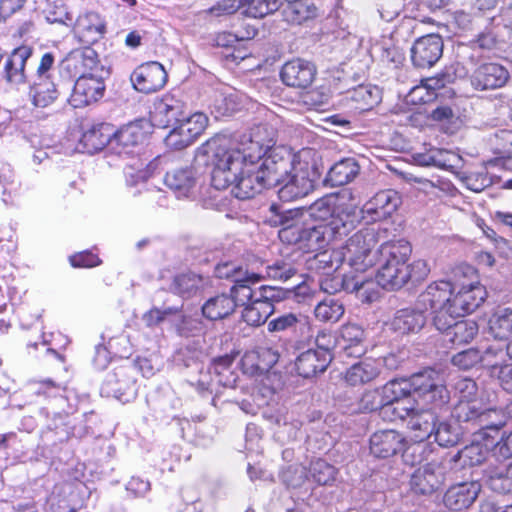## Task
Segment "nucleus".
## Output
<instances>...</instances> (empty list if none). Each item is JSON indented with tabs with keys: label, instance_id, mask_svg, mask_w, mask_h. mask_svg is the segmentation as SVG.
<instances>
[{
	"label": "nucleus",
	"instance_id": "1",
	"mask_svg": "<svg viewBox=\"0 0 512 512\" xmlns=\"http://www.w3.org/2000/svg\"><path fill=\"white\" fill-rule=\"evenodd\" d=\"M273 144V132L266 125L233 137H212L201 147L213 165L211 185L216 190L231 187V193L242 200L274 187Z\"/></svg>",
	"mask_w": 512,
	"mask_h": 512
},
{
	"label": "nucleus",
	"instance_id": "2",
	"mask_svg": "<svg viewBox=\"0 0 512 512\" xmlns=\"http://www.w3.org/2000/svg\"><path fill=\"white\" fill-rule=\"evenodd\" d=\"M486 295L484 286L453 290L450 282L436 281L419 295L418 303L430 309L436 329H443L449 326L452 316L463 317L474 312L484 302Z\"/></svg>",
	"mask_w": 512,
	"mask_h": 512
},
{
	"label": "nucleus",
	"instance_id": "3",
	"mask_svg": "<svg viewBox=\"0 0 512 512\" xmlns=\"http://www.w3.org/2000/svg\"><path fill=\"white\" fill-rule=\"evenodd\" d=\"M302 209L288 210L278 216L279 238L289 244H298L301 248L318 250L331 241L346 236L356 227V218L341 213L328 223L305 226L301 221Z\"/></svg>",
	"mask_w": 512,
	"mask_h": 512
},
{
	"label": "nucleus",
	"instance_id": "4",
	"mask_svg": "<svg viewBox=\"0 0 512 512\" xmlns=\"http://www.w3.org/2000/svg\"><path fill=\"white\" fill-rule=\"evenodd\" d=\"M411 246L405 240L385 241L379 246L380 267L376 274L377 283L388 290H398L408 282H421L430 273L425 260L419 259L408 264Z\"/></svg>",
	"mask_w": 512,
	"mask_h": 512
},
{
	"label": "nucleus",
	"instance_id": "5",
	"mask_svg": "<svg viewBox=\"0 0 512 512\" xmlns=\"http://www.w3.org/2000/svg\"><path fill=\"white\" fill-rule=\"evenodd\" d=\"M272 175L274 187L279 186L278 196L284 202L295 201L314 190L316 171L306 161L284 146L273 147Z\"/></svg>",
	"mask_w": 512,
	"mask_h": 512
},
{
	"label": "nucleus",
	"instance_id": "6",
	"mask_svg": "<svg viewBox=\"0 0 512 512\" xmlns=\"http://www.w3.org/2000/svg\"><path fill=\"white\" fill-rule=\"evenodd\" d=\"M384 404L406 402L412 396L419 405L433 404L443 406L449 401V392L437 371L426 369L411 376L409 380H392L381 389Z\"/></svg>",
	"mask_w": 512,
	"mask_h": 512
},
{
	"label": "nucleus",
	"instance_id": "7",
	"mask_svg": "<svg viewBox=\"0 0 512 512\" xmlns=\"http://www.w3.org/2000/svg\"><path fill=\"white\" fill-rule=\"evenodd\" d=\"M384 404L406 402L412 396L419 405L433 404L443 406L449 401V392L437 371L426 369L411 376L409 380H392L381 389Z\"/></svg>",
	"mask_w": 512,
	"mask_h": 512
},
{
	"label": "nucleus",
	"instance_id": "8",
	"mask_svg": "<svg viewBox=\"0 0 512 512\" xmlns=\"http://www.w3.org/2000/svg\"><path fill=\"white\" fill-rule=\"evenodd\" d=\"M455 391L459 396L454 406L452 416L458 421L472 427H479L480 431L487 429L497 430L504 426L505 417L501 409L484 407L474 399L477 385L470 378L459 379L455 384Z\"/></svg>",
	"mask_w": 512,
	"mask_h": 512
},
{
	"label": "nucleus",
	"instance_id": "9",
	"mask_svg": "<svg viewBox=\"0 0 512 512\" xmlns=\"http://www.w3.org/2000/svg\"><path fill=\"white\" fill-rule=\"evenodd\" d=\"M387 239V229L369 227L357 231L346 242L342 259L357 273H363L375 265L379 258L378 243Z\"/></svg>",
	"mask_w": 512,
	"mask_h": 512
},
{
	"label": "nucleus",
	"instance_id": "10",
	"mask_svg": "<svg viewBox=\"0 0 512 512\" xmlns=\"http://www.w3.org/2000/svg\"><path fill=\"white\" fill-rule=\"evenodd\" d=\"M420 444H408L406 438L394 429L379 430L370 437V452L377 458H389L402 453L406 464L415 465L422 460Z\"/></svg>",
	"mask_w": 512,
	"mask_h": 512
},
{
	"label": "nucleus",
	"instance_id": "11",
	"mask_svg": "<svg viewBox=\"0 0 512 512\" xmlns=\"http://www.w3.org/2000/svg\"><path fill=\"white\" fill-rule=\"evenodd\" d=\"M449 464L444 458L442 461L432 460L417 468L410 479L411 489L422 495H431L445 482Z\"/></svg>",
	"mask_w": 512,
	"mask_h": 512
},
{
	"label": "nucleus",
	"instance_id": "12",
	"mask_svg": "<svg viewBox=\"0 0 512 512\" xmlns=\"http://www.w3.org/2000/svg\"><path fill=\"white\" fill-rule=\"evenodd\" d=\"M133 372L134 367L121 366L108 373L101 386V394L114 397L122 403L130 402L137 394Z\"/></svg>",
	"mask_w": 512,
	"mask_h": 512
},
{
	"label": "nucleus",
	"instance_id": "13",
	"mask_svg": "<svg viewBox=\"0 0 512 512\" xmlns=\"http://www.w3.org/2000/svg\"><path fill=\"white\" fill-rule=\"evenodd\" d=\"M470 427L472 428V426ZM473 429H475L474 433L479 438L485 440V443L483 444L478 441L473 442L470 445L465 446L456 454L446 457V463L449 464L450 470H458L466 465H479L487 458L489 453V446L491 444L489 438H492L489 432L491 431L498 433L499 429H487L485 431H480L479 427H473Z\"/></svg>",
	"mask_w": 512,
	"mask_h": 512
},
{
	"label": "nucleus",
	"instance_id": "14",
	"mask_svg": "<svg viewBox=\"0 0 512 512\" xmlns=\"http://www.w3.org/2000/svg\"><path fill=\"white\" fill-rule=\"evenodd\" d=\"M62 67L70 76L77 78L91 74H108L100 64L97 52L90 47L71 51L62 61Z\"/></svg>",
	"mask_w": 512,
	"mask_h": 512
},
{
	"label": "nucleus",
	"instance_id": "15",
	"mask_svg": "<svg viewBox=\"0 0 512 512\" xmlns=\"http://www.w3.org/2000/svg\"><path fill=\"white\" fill-rule=\"evenodd\" d=\"M167 78L165 68L156 61L141 64L130 76L134 89L144 94L154 93L162 89L167 82Z\"/></svg>",
	"mask_w": 512,
	"mask_h": 512
},
{
	"label": "nucleus",
	"instance_id": "16",
	"mask_svg": "<svg viewBox=\"0 0 512 512\" xmlns=\"http://www.w3.org/2000/svg\"><path fill=\"white\" fill-rule=\"evenodd\" d=\"M438 407L433 404L419 402V405L416 403V406L410 412L407 428L418 444L432 437L438 423V416L435 412Z\"/></svg>",
	"mask_w": 512,
	"mask_h": 512
},
{
	"label": "nucleus",
	"instance_id": "17",
	"mask_svg": "<svg viewBox=\"0 0 512 512\" xmlns=\"http://www.w3.org/2000/svg\"><path fill=\"white\" fill-rule=\"evenodd\" d=\"M443 39L438 34H428L415 40L411 47V60L417 68H431L443 54Z\"/></svg>",
	"mask_w": 512,
	"mask_h": 512
},
{
	"label": "nucleus",
	"instance_id": "18",
	"mask_svg": "<svg viewBox=\"0 0 512 512\" xmlns=\"http://www.w3.org/2000/svg\"><path fill=\"white\" fill-rule=\"evenodd\" d=\"M104 75L100 73L78 77L71 95V104L80 108L98 101L105 90Z\"/></svg>",
	"mask_w": 512,
	"mask_h": 512
},
{
	"label": "nucleus",
	"instance_id": "19",
	"mask_svg": "<svg viewBox=\"0 0 512 512\" xmlns=\"http://www.w3.org/2000/svg\"><path fill=\"white\" fill-rule=\"evenodd\" d=\"M400 202V196L395 190L380 191L364 204L362 217L373 222L384 220L397 210Z\"/></svg>",
	"mask_w": 512,
	"mask_h": 512
},
{
	"label": "nucleus",
	"instance_id": "20",
	"mask_svg": "<svg viewBox=\"0 0 512 512\" xmlns=\"http://www.w3.org/2000/svg\"><path fill=\"white\" fill-rule=\"evenodd\" d=\"M320 289L327 294H335L341 290L360 293L362 296L373 285V281L363 275H332L326 274L319 279Z\"/></svg>",
	"mask_w": 512,
	"mask_h": 512
},
{
	"label": "nucleus",
	"instance_id": "21",
	"mask_svg": "<svg viewBox=\"0 0 512 512\" xmlns=\"http://www.w3.org/2000/svg\"><path fill=\"white\" fill-rule=\"evenodd\" d=\"M316 75V67L310 61L295 58L287 61L281 69L282 82L293 88L305 89L309 87Z\"/></svg>",
	"mask_w": 512,
	"mask_h": 512
},
{
	"label": "nucleus",
	"instance_id": "22",
	"mask_svg": "<svg viewBox=\"0 0 512 512\" xmlns=\"http://www.w3.org/2000/svg\"><path fill=\"white\" fill-rule=\"evenodd\" d=\"M337 202L336 196L326 195L312 203L306 211L311 218L319 223L331 222L336 216L345 212L355 216L357 224L360 218L357 209L349 205H340Z\"/></svg>",
	"mask_w": 512,
	"mask_h": 512
},
{
	"label": "nucleus",
	"instance_id": "23",
	"mask_svg": "<svg viewBox=\"0 0 512 512\" xmlns=\"http://www.w3.org/2000/svg\"><path fill=\"white\" fill-rule=\"evenodd\" d=\"M480 491L481 484L478 481L461 482L447 489L443 503L449 510L462 511L476 501Z\"/></svg>",
	"mask_w": 512,
	"mask_h": 512
},
{
	"label": "nucleus",
	"instance_id": "24",
	"mask_svg": "<svg viewBox=\"0 0 512 512\" xmlns=\"http://www.w3.org/2000/svg\"><path fill=\"white\" fill-rule=\"evenodd\" d=\"M338 350L349 357H360L366 352L367 334L364 328L348 322L343 324L338 331Z\"/></svg>",
	"mask_w": 512,
	"mask_h": 512
},
{
	"label": "nucleus",
	"instance_id": "25",
	"mask_svg": "<svg viewBox=\"0 0 512 512\" xmlns=\"http://www.w3.org/2000/svg\"><path fill=\"white\" fill-rule=\"evenodd\" d=\"M75 36L85 44H93L106 33V23L96 12H85L73 22Z\"/></svg>",
	"mask_w": 512,
	"mask_h": 512
},
{
	"label": "nucleus",
	"instance_id": "26",
	"mask_svg": "<svg viewBox=\"0 0 512 512\" xmlns=\"http://www.w3.org/2000/svg\"><path fill=\"white\" fill-rule=\"evenodd\" d=\"M183 114V103L167 94L154 103L151 120L155 126L166 128L180 122Z\"/></svg>",
	"mask_w": 512,
	"mask_h": 512
},
{
	"label": "nucleus",
	"instance_id": "27",
	"mask_svg": "<svg viewBox=\"0 0 512 512\" xmlns=\"http://www.w3.org/2000/svg\"><path fill=\"white\" fill-rule=\"evenodd\" d=\"M508 71L496 63L480 65L471 76V84L479 90L497 89L508 80Z\"/></svg>",
	"mask_w": 512,
	"mask_h": 512
},
{
	"label": "nucleus",
	"instance_id": "28",
	"mask_svg": "<svg viewBox=\"0 0 512 512\" xmlns=\"http://www.w3.org/2000/svg\"><path fill=\"white\" fill-rule=\"evenodd\" d=\"M32 55V48L20 46L13 50L4 65V78L13 85L24 84L27 80L25 66Z\"/></svg>",
	"mask_w": 512,
	"mask_h": 512
},
{
	"label": "nucleus",
	"instance_id": "29",
	"mask_svg": "<svg viewBox=\"0 0 512 512\" xmlns=\"http://www.w3.org/2000/svg\"><path fill=\"white\" fill-rule=\"evenodd\" d=\"M144 133L137 124H129L113 130L111 136L110 151L119 156L132 153L133 148L143 141Z\"/></svg>",
	"mask_w": 512,
	"mask_h": 512
},
{
	"label": "nucleus",
	"instance_id": "30",
	"mask_svg": "<svg viewBox=\"0 0 512 512\" xmlns=\"http://www.w3.org/2000/svg\"><path fill=\"white\" fill-rule=\"evenodd\" d=\"M241 107L239 94L230 87H222L213 92L209 104L210 112L216 119L229 117Z\"/></svg>",
	"mask_w": 512,
	"mask_h": 512
},
{
	"label": "nucleus",
	"instance_id": "31",
	"mask_svg": "<svg viewBox=\"0 0 512 512\" xmlns=\"http://www.w3.org/2000/svg\"><path fill=\"white\" fill-rule=\"evenodd\" d=\"M112 135L113 127L110 124H94L84 130L80 138V145L85 152L90 154L98 152L106 146L110 150Z\"/></svg>",
	"mask_w": 512,
	"mask_h": 512
},
{
	"label": "nucleus",
	"instance_id": "32",
	"mask_svg": "<svg viewBox=\"0 0 512 512\" xmlns=\"http://www.w3.org/2000/svg\"><path fill=\"white\" fill-rule=\"evenodd\" d=\"M331 360L332 355H327L325 352H317L314 349H308L297 357L295 367L300 376L310 378L318 373H323Z\"/></svg>",
	"mask_w": 512,
	"mask_h": 512
},
{
	"label": "nucleus",
	"instance_id": "33",
	"mask_svg": "<svg viewBox=\"0 0 512 512\" xmlns=\"http://www.w3.org/2000/svg\"><path fill=\"white\" fill-rule=\"evenodd\" d=\"M281 9L283 20L288 24L301 25L319 16V10L311 0H285Z\"/></svg>",
	"mask_w": 512,
	"mask_h": 512
},
{
	"label": "nucleus",
	"instance_id": "34",
	"mask_svg": "<svg viewBox=\"0 0 512 512\" xmlns=\"http://www.w3.org/2000/svg\"><path fill=\"white\" fill-rule=\"evenodd\" d=\"M380 368V360L365 358L346 370L344 376L345 382L350 386L364 385L379 376Z\"/></svg>",
	"mask_w": 512,
	"mask_h": 512
},
{
	"label": "nucleus",
	"instance_id": "35",
	"mask_svg": "<svg viewBox=\"0 0 512 512\" xmlns=\"http://www.w3.org/2000/svg\"><path fill=\"white\" fill-rule=\"evenodd\" d=\"M164 182L177 198H188L193 195L196 186L195 171L192 168H182L167 172Z\"/></svg>",
	"mask_w": 512,
	"mask_h": 512
},
{
	"label": "nucleus",
	"instance_id": "36",
	"mask_svg": "<svg viewBox=\"0 0 512 512\" xmlns=\"http://www.w3.org/2000/svg\"><path fill=\"white\" fill-rule=\"evenodd\" d=\"M483 478L489 489L498 494H512V463L508 466L490 463L484 470Z\"/></svg>",
	"mask_w": 512,
	"mask_h": 512
},
{
	"label": "nucleus",
	"instance_id": "37",
	"mask_svg": "<svg viewBox=\"0 0 512 512\" xmlns=\"http://www.w3.org/2000/svg\"><path fill=\"white\" fill-rule=\"evenodd\" d=\"M458 317L452 316L449 326L443 329H437L444 335V341L453 345L469 343L478 333V325L473 320L456 321Z\"/></svg>",
	"mask_w": 512,
	"mask_h": 512
},
{
	"label": "nucleus",
	"instance_id": "38",
	"mask_svg": "<svg viewBox=\"0 0 512 512\" xmlns=\"http://www.w3.org/2000/svg\"><path fill=\"white\" fill-rule=\"evenodd\" d=\"M310 295L309 287L304 284H298L291 290H283L275 286L262 285L256 288V300L265 301L270 304L273 302H279L287 298H295L298 302L304 300Z\"/></svg>",
	"mask_w": 512,
	"mask_h": 512
},
{
	"label": "nucleus",
	"instance_id": "39",
	"mask_svg": "<svg viewBox=\"0 0 512 512\" xmlns=\"http://www.w3.org/2000/svg\"><path fill=\"white\" fill-rule=\"evenodd\" d=\"M419 309L404 308L398 310L391 322V326L394 331L401 334L419 331L426 322V316L424 315V307L417 302Z\"/></svg>",
	"mask_w": 512,
	"mask_h": 512
},
{
	"label": "nucleus",
	"instance_id": "40",
	"mask_svg": "<svg viewBox=\"0 0 512 512\" xmlns=\"http://www.w3.org/2000/svg\"><path fill=\"white\" fill-rule=\"evenodd\" d=\"M59 92L51 78H33L29 88V97L36 107L45 108L56 101Z\"/></svg>",
	"mask_w": 512,
	"mask_h": 512
},
{
	"label": "nucleus",
	"instance_id": "41",
	"mask_svg": "<svg viewBox=\"0 0 512 512\" xmlns=\"http://www.w3.org/2000/svg\"><path fill=\"white\" fill-rule=\"evenodd\" d=\"M206 280L198 274L181 273L172 279L169 290L182 298H191L204 289Z\"/></svg>",
	"mask_w": 512,
	"mask_h": 512
},
{
	"label": "nucleus",
	"instance_id": "42",
	"mask_svg": "<svg viewBox=\"0 0 512 512\" xmlns=\"http://www.w3.org/2000/svg\"><path fill=\"white\" fill-rule=\"evenodd\" d=\"M488 331L495 339H509L512 336V308L498 307L488 319Z\"/></svg>",
	"mask_w": 512,
	"mask_h": 512
},
{
	"label": "nucleus",
	"instance_id": "43",
	"mask_svg": "<svg viewBox=\"0 0 512 512\" xmlns=\"http://www.w3.org/2000/svg\"><path fill=\"white\" fill-rule=\"evenodd\" d=\"M353 107L358 111H368L381 101V90L376 86L360 85L347 93Z\"/></svg>",
	"mask_w": 512,
	"mask_h": 512
},
{
	"label": "nucleus",
	"instance_id": "44",
	"mask_svg": "<svg viewBox=\"0 0 512 512\" xmlns=\"http://www.w3.org/2000/svg\"><path fill=\"white\" fill-rule=\"evenodd\" d=\"M359 173V165L354 158H345L335 163L328 171L326 182L331 186H342L351 182Z\"/></svg>",
	"mask_w": 512,
	"mask_h": 512
},
{
	"label": "nucleus",
	"instance_id": "45",
	"mask_svg": "<svg viewBox=\"0 0 512 512\" xmlns=\"http://www.w3.org/2000/svg\"><path fill=\"white\" fill-rule=\"evenodd\" d=\"M234 310L235 300L227 294L211 297L202 306L203 316L209 320L223 319Z\"/></svg>",
	"mask_w": 512,
	"mask_h": 512
},
{
	"label": "nucleus",
	"instance_id": "46",
	"mask_svg": "<svg viewBox=\"0 0 512 512\" xmlns=\"http://www.w3.org/2000/svg\"><path fill=\"white\" fill-rule=\"evenodd\" d=\"M261 279V275L248 271L245 281L234 283L229 296L235 300V307L237 305L245 306L256 300V288H253V286L258 284Z\"/></svg>",
	"mask_w": 512,
	"mask_h": 512
},
{
	"label": "nucleus",
	"instance_id": "47",
	"mask_svg": "<svg viewBox=\"0 0 512 512\" xmlns=\"http://www.w3.org/2000/svg\"><path fill=\"white\" fill-rule=\"evenodd\" d=\"M498 354L502 355L503 351L496 350L493 348H488L482 355L479 352V350H477L475 348H470V349H467V350H464V351H461V352L455 354L452 357V363L454 366H457L458 368L464 369V370L470 369L471 367H473L474 365H476L477 363H479L481 361H484L488 365L491 366L492 362L490 360V357L492 355L497 356Z\"/></svg>",
	"mask_w": 512,
	"mask_h": 512
},
{
	"label": "nucleus",
	"instance_id": "48",
	"mask_svg": "<svg viewBox=\"0 0 512 512\" xmlns=\"http://www.w3.org/2000/svg\"><path fill=\"white\" fill-rule=\"evenodd\" d=\"M344 304L336 298L325 297L314 308L315 318L323 323H337L344 315Z\"/></svg>",
	"mask_w": 512,
	"mask_h": 512
},
{
	"label": "nucleus",
	"instance_id": "49",
	"mask_svg": "<svg viewBox=\"0 0 512 512\" xmlns=\"http://www.w3.org/2000/svg\"><path fill=\"white\" fill-rule=\"evenodd\" d=\"M453 290H464L482 286L479 281L477 270L466 263L457 265L452 270L451 281Z\"/></svg>",
	"mask_w": 512,
	"mask_h": 512
},
{
	"label": "nucleus",
	"instance_id": "50",
	"mask_svg": "<svg viewBox=\"0 0 512 512\" xmlns=\"http://www.w3.org/2000/svg\"><path fill=\"white\" fill-rule=\"evenodd\" d=\"M274 312V305L265 301H257L244 306L242 319L250 326H260L264 324L269 316Z\"/></svg>",
	"mask_w": 512,
	"mask_h": 512
},
{
	"label": "nucleus",
	"instance_id": "51",
	"mask_svg": "<svg viewBox=\"0 0 512 512\" xmlns=\"http://www.w3.org/2000/svg\"><path fill=\"white\" fill-rule=\"evenodd\" d=\"M432 436L440 446L450 447L459 442L461 430L458 424L438 422Z\"/></svg>",
	"mask_w": 512,
	"mask_h": 512
},
{
	"label": "nucleus",
	"instance_id": "52",
	"mask_svg": "<svg viewBox=\"0 0 512 512\" xmlns=\"http://www.w3.org/2000/svg\"><path fill=\"white\" fill-rule=\"evenodd\" d=\"M233 360L234 358L232 356L225 355L213 361L211 369L213 370V374L215 375L216 381L219 385L224 387L234 385L236 377L231 371Z\"/></svg>",
	"mask_w": 512,
	"mask_h": 512
},
{
	"label": "nucleus",
	"instance_id": "53",
	"mask_svg": "<svg viewBox=\"0 0 512 512\" xmlns=\"http://www.w3.org/2000/svg\"><path fill=\"white\" fill-rule=\"evenodd\" d=\"M338 256V254H336ZM308 268L320 275L330 274L335 272L340 265V258L333 259V254L327 251L318 253L310 258L307 262Z\"/></svg>",
	"mask_w": 512,
	"mask_h": 512
},
{
	"label": "nucleus",
	"instance_id": "54",
	"mask_svg": "<svg viewBox=\"0 0 512 512\" xmlns=\"http://www.w3.org/2000/svg\"><path fill=\"white\" fill-rule=\"evenodd\" d=\"M447 156L456 157L455 155L439 149H431L426 153H417L414 155L415 162L420 166H436L449 169L452 167Z\"/></svg>",
	"mask_w": 512,
	"mask_h": 512
},
{
	"label": "nucleus",
	"instance_id": "55",
	"mask_svg": "<svg viewBox=\"0 0 512 512\" xmlns=\"http://www.w3.org/2000/svg\"><path fill=\"white\" fill-rule=\"evenodd\" d=\"M310 477L319 485H329L335 480L336 469L323 459H316L309 467Z\"/></svg>",
	"mask_w": 512,
	"mask_h": 512
},
{
	"label": "nucleus",
	"instance_id": "56",
	"mask_svg": "<svg viewBox=\"0 0 512 512\" xmlns=\"http://www.w3.org/2000/svg\"><path fill=\"white\" fill-rule=\"evenodd\" d=\"M279 8V0H250L245 4L243 14L252 18H263Z\"/></svg>",
	"mask_w": 512,
	"mask_h": 512
},
{
	"label": "nucleus",
	"instance_id": "57",
	"mask_svg": "<svg viewBox=\"0 0 512 512\" xmlns=\"http://www.w3.org/2000/svg\"><path fill=\"white\" fill-rule=\"evenodd\" d=\"M297 325L309 326L306 317L294 313H286L268 322L269 332H283L296 327Z\"/></svg>",
	"mask_w": 512,
	"mask_h": 512
},
{
	"label": "nucleus",
	"instance_id": "58",
	"mask_svg": "<svg viewBox=\"0 0 512 512\" xmlns=\"http://www.w3.org/2000/svg\"><path fill=\"white\" fill-rule=\"evenodd\" d=\"M175 126L170 133L166 136L165 142L166 145L170 148L181 150L191 145L195 139L188 131V128L182 125L181 122L176 123Z\"/></svg>",
	"mask_w": 512,
	"mask_h": 512
},
{
	"label": "nucleus",
	"instance_id": "59",
	"mask_svg": "<svg viewBox=\"0 0 512 512\" xmlns=\"http://www.w3.org/2000/svg\"><path fill=\"white\" fill-rule=\"evenodd\" d=\"M170 316H176L182 321L184 319L182 309L179 307H166L164 309L154 307L143 315V321L148 327H153L159 325Z\"/></svg>",
	"mask_w": 512,
	"mask_h": 512
},
{
	"label": "nucleus",
	"instance_id": "60",
	"mask_svg": "<svg viewBox=\"0 0 512 512\" xmlns=\"http://www.w3.org/2000/svg\"><path fill=\"white\" fill-rule=\"evenodd\" d=\"M247 272L248 270L235 262H223L215 267L216 277L230 279L233 283L245 281L247 279Z\"/></svg>",
	"mask_w": 512,
	"mask_h": 512
},
{
	"label": "nucleus",
	"instance_id": "61",
	"mask_svg": "<svg viewBox=\"0 0 512 512\" xmlns=\"http://www.w3.org/2000/svg\"><path fill=\"white\" fill-rule=\"evenodd\" d=\"M413 407L414 405H408L406 402L383 404L380 415L387 421H396L398 419L407 421Z\"/></svg>",
	"mask_w": 512,
	"mask_h": 512
},
{
	"label": "nucleus",
	"instance_id": "62",
	"mask_svg": "<svg viewBox=\"0 0 512 512\" xmlns=\"http://www.w3.org/2000/svg\"><path fill=\"white\" fill-rule=\"evenodd\" d=\"M383 404L384 401L381 390H368L362 394L359 400L358 409L362 413H370L378 409L381 411Z\"/></svg>",
	"mask_w": 512,
	"mask_h": 512
},
{
	"label": "nucleus",
	"instance_id": "63",
	"mask_svg": "<svg viewBox=\"0 0 512 512\" xmlns=\"http://www.w3.org/2000/svg\"><path fill=\"white\" fill-rule=\"evenodd\" d=\"M267 276L270 279L285 282L293 277L297 270L292 263L276 261L266 268Z\"/></svg>",
	"mask_w": 512,
	"mask_h": 512
},
{
	"label": "nucleus",
	"instance_id": "64",
	"mask_svg": "<svg viewBox=\"0 0 512 512\" xmlns=\"http://www.w3.org/2000/svg\"><path fill=\"white\" fill-rule=\"evenodd\" d=\"M491 375L497 377L505 391L512 393V363L504 365L497 362L491 363Z\"/></svg>",
	"mask_w": 512,
	"mask_h": 512
}]
</instances>
